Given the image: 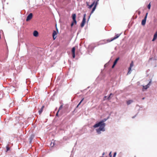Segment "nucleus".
I'll return each mask as SVG.
<instances>
[{
    "label": "nucleus",
    "mask_w": 157,
    "mask_h": 157,
    "mask_svg": "<svg viewBox=\"0 0 157 157\" xmlns=\"http://www.w3.org/2000/svg\"><path fill=\"white\" fill-rule=\"evenodd\" d=\"M147 8L148 9H150V8H151V5H150V4L149 3L148 5V6H147Z\"/></svg>",
    "instance_id": "nucleus-26"
},
{
    "label": "nucleus",
    "mask_w": 157,
    "mask_h": 157,
    "mask_svg": "<svg viewBox=\"0 0 157 157\" xmlns=\"http://www.w3.org/2000/svg\"><path fill=\"white\" fill-rule=\"evenodd\" d=\"M72 19L73 21L75 22V24H76L77 22L76 20V14H72Z\"/></svg>",
    "instance_id": "nucleus-9"
},
{
    "label": "nucleus",
    "mask_w": 157,
    "mask_h": 157,
    "mask_svg": "<svg viewBox=\"0 0 157 157\" xmlns=\"http://www.w3.org/2000/svg\"><path fill=\"white\" fill-rule=\"evenodd\" d=\"M133 66V62L132 61V63H131V64H130V67L128 69H131L132 68Z\"/></svg>",
    "instance_id": "nucleus-18"
},
{
    "label": "nucleus",
    "mask_w": 157,
    "mask_h": 157,
    "mask_svg": "<svg viewBox=\"0 0 157 157\" xmlns=\"http://www.w3.org/2000/svg\"><path fill=\"white\" fill-rule=\"evenodd\" d=\"M133 102L132 100H129L127 101V104L128 105H129Z\"/></svg>",
    "instance_id": "nucleus-16"
},
{
    "label": "nucleus",
    "mask_w": 157,
    "mask_h": 157,
    "mask_svg": "<svg viewBox=\"0 0 157 157\" xmlns=\"http://www.w3.org/2000/svg\"><path fill=\"white\" fill-rule=\"evenodd\" d=\"M117 154V153L116 152H115L113 155V157H115L116 156Z\"/></svg>",
    "instance_id": "nucleus-29"
},
{
    "label": "nucleus",
    "mask_w": 157,
    "mask_h": 157,
    "mask_svg": "<svg viewBox=\"0 0 157 157\" xmlns=\"http://www.w3.org/2000/svg\"><path fill=\"white\" fill-rule=\"evenodd\" d=\"M84 100V98H83L81 101L78 104V105H77V107H78V106L81 104V102H82V101H83V100Z\"/></svg>",
    "instance_id": "nucleus-22"
},
{
    "label": "nucleus",
    "mask_w": 157,
    "mask_h": 157,
    "mask_svg": "<svg viewBox=\"0 0 157 157\" xmlns=\"http://www.w3.org/2000/svg\"><path fill=\"white\" fill-rule=\"evenodd\" d=\"M142 91H146L148 88L149 87L147 85L145 86H142Z\"/></svg>",
    "instance_id": "nucleus-5"
},
{
    "label": "nucleus",
    "mask_w": 157,
    "mask_h": 157,
    "mask_svg": "<svg viewBox=\"0 0 157 157\" xmlns=\"http://www.w3.org/2000/svg\"><path fill=\"white\" fill-rule=\"evenodd\" d=\"M62 107H63V105H61L59 107L58 110H59V111L61 109H62Z\"/></svg>",
    "instance_id": "nucleus-27"
},
{
    "label": "nucleus",
    "mask_w": 157,
    "mask_h": 157,
    "mask_svg": "<svg viewBox=\"0 0 157 157\" xmlns=\"http://www.w3.org/2000/svg\"><path fill=\"white\" fill-rule=\"evenodd\" d=\"M120 35H121V34H116V35L115 36L113 39H111V40H108V42H111V41H113V40L117 39L120 36Z\"/></svg>",
    "instance_id": "nucleus-4"
},
{
    "label": "nucleus",
    "mask_w": 157,
    "mask_h": 157,
    "mask_svg": "<svg viewBox=\"0 0 157 157\" xmlns=\"http://www.w3.org/2000/svg\"><path fill=\"white\" fill-rule=\"evenodd\" d=\"M156 61V59L154 58H150L149 62L150 63H155Z\"/></svg>",
    "instance_id": "nucleus-7"
},
{
    "label": "nucleus",
    "mask_w": 157,
    "mask_h": 157,
    "mask_svg": "<svg viewBox=\"0 0 157 157\" xmlns=\"http://www.w3.org/2000/svg\"><path fill=\"white\" fill-rule=\"evenodd\" d=\"M86 14H85L84 15L82 20V22L81 25V26L82 27H83L85 25V23L86 22Z\"/></svg>",
    "instance_id": "nucleus-2"
},
{
    "label": "nucleus",
    "mask_w": 157,
    "mask_h": 157,
    "mask_svg": "<svg viewBox=\"0 0 157 157\" xmlns=\"http://www.w3.org/2000/svg\"><path fill=\"white\" fill-rule=\"evenodd\" d=\"M134 117H134V116H133V117H132V118H134Z\"/></svg>",
    "instance_id": "nucleus-39"
},
{
    "label": "nucleus",
    "mask_w": 157,
    "mask_h": 157,
    "mask_svg": "<svg viewBox=\"0 0 157 157\" xmlns=\"http://www.w3.org/2000/svg\"><path fill=\"white\" fill-rule=\"evenodd\" d=\"M105 154V153L104 152H103V153H102V155H104Z\"/></svg>",
    "instance_id": "nucleus-37"
},
{
    "label": "nucleus",
    "mask_w": 157,
    "mask_h": 157,
    "mask_svg": "<svg viewBox=\"0 0 157 157\" xmlns=\"http://www.w3.org/2000/svg\"><path fill=\"white\" fill-rule=\"evenodd\" d=\"M96 8V7H95V6H94L93 8L92 9V10L91 12V14H92V13H93L94 12Z\"/></svg>",
    "instance_id": "nucleus-20"
},
{
    "label": "nucleus",
    "mask_w": 157,
    "mask_h": 157,
    "mask_svg": "<svg viewBox=\"0 0 157 157\" xmlns=\"http://www.w3.org/2000/svg\"><path fill=\"white\" fill-rule=\"evenodd\" d=\"M33 17V14L32 13H30L27 16L26 19V21H28L31 20Z\"/></svg>",
    "instance_id": "nucleus-3"
},
{
    "label": "nucleus",
    "mask_w": 157,
    "mask_h": 157,
    "mask_svg": "<svg viewBox=\"0 0 157 157\" xmlns=\"http://www.w3.org/2000/svg\"><path fill=\"white\" fill-rule=\"evenodd\" d=\"M108 40H103L101 41L100 42V44H105L108 42Z\"/></svg>",
    "instance_id": "nucleus-11"
},
{
    "label": "nucleus",
    "mask_w": 157,
    "mask_h": 157,
    "mask_svg": "<svg viewBox=\"0 0 157 157\" xmlns=\"http://www.w3.org/2000/svg\"><path fill=\"white\" fill-rule=\"evenodd\" d=\"M99 0H97L96 2L95 1H95L94 6H95V7H96L97 5H98V2L99 1Z\"/></svg>",
    "instance_id": "nucleus-17"
},
{
    "label": "nucleus",
    "mask_w": 157,
    "mask_h": 157,
    "mask_svg": "<svg viewBox=\"0 0 157 157\" xmlns=\"http://www.w3.org/2000/svg\"><path fill=\"white\" fill-rule=\"evenodd\" d=\"M106 119H105V121H100L94 124L93 127L94 128H97L99 127L98 128L96 129L97 132L98 134H100L101 133V132H104L105 131V124L104 122L105 121Z\"/></svg>",
    "instance_id": "nucleus-1"
},
{
    "label": "nucleus",
    "mask_w": 157,
    "mask_h": 157,
    "mask_svg": "<svg viewBox=\"0 0 157 157\" xmlns=\"http://www.w3.org/2000/svg\"><path fill=\"white\" fill-rule=\"evenodd\" d=\"M151 80L148 83L147 85L149 87H150V86L151 84Z\"/></svg>",
    "instance_id": "nucleus-21"
},
{
    "label": "nucleus",
    "mask_w": 157,
    "mask_h": 157,
    "mask_svg": "<svg viewBox=\"0 0 157 157\" xmlns=\"http://www.w3.org/2000/svg\"><path fill=\"white\" fill-rule=\"evenodd\" d=\"M59 110H58V111H57V113H56V116H58V113H59Z\"/></svg>",
    "instance_id": "nucleus-31"
},
{
    "label": "nucleus",
    "mask_w": 157,
    "mask_h": 157,
    "mask_svg": "<svg viewBox=\"0 0 157 157\" xmlns=\"http://www.w3.org/2000/svg\"><path fill=\"white\" fill-rule=\"evenodd\" d=\"M109 157H112V155H111V152H110L109 154Z\"/></svg>",
    "instance_id": "nucleus-30"
},
{
    "label": "nucleus",
    "mask_w": 157,
    "mask_h": 157,
    "mask_svg": "<svg viewBox=\"0 0 157 157\" xmlns=\"http://www.w3.org/2000/svg\"><path fill=\"white\" fill-rule=\"evenodd\" d=\"M44 107V106H42V107L41 108V109H40L39 110L38 112H39V114H40L42 113V112L43 110Z\"/></svg>",
    "instance_id": "nucleus-15"
},
{
    "label": "nucleus",
    "mask_w": 157,
    "mask_h": 157,
    "mask_svg": "<svg viewBox=\"0 0 157 157\" xmlns=\"http://www.w3.org/2000/svg\"><path fill=\"white\" fill-rule=\"evenodd\" d=\"M146 17H144V19L142 20L141 24L142 25H144L146 24Z\"/></svg>",
    "instance_id": "nucleus-10"
},
{
    "label": "nucleus",
    "mask_w": 157,
    "mask_h": 157,
    "mask_svg": "<svg viewBox=\"0 0 157 157\" xmlns=\"http://www.w3.org/2000/svg\"><path fill=\"white\" fill-rule=\"evenodd\" d=\"M33 36H35L36 37L38 36V33L37 31H35L33 32Z\"/></svg>",
    "instance_id": "nucleus-14"
},
{
    "label": "nucleus",
    "mask_w": 157,
    "mask_h": 157,
    "mask_svg": "<svg viewBox=\"0 0 157 157\" xmlns=\"http://www.w3.org/2000/svg\"><path fill=\"white\" fill-rule=\"evenodd\" d=\"M57 33L55 31H54L52 34V36L54 40H55L56 37Z\"/></svg>",
    "instance_id": "nucleus-8"
},
{
    "label": "nucleus",
    "mask_w": 157,
    "mask_h": 157,
    "mask_svg": "<svg viewBox=\"0 0 157 157\" xmlns=\"http://www.w3.org/2000/svg\"><path fill=\"white\" fill-rule=\"evenodd\" d=\"M129 70L128 71V74H130L132 71V69H129Z\"/></svg>",
    "instance_id": "nucleus-24"
},
{
    "label": "nucleus",
    "mask_w": 157,
    "mask_h": 157,
    "mask_svg": "<svg viewBox=\"0 0 157 157\" xmlns=\"http://www.w3.org/2000/svg\"><path fill=\"white\" fill-rule=\"evenodd\" d=\"M147 14H148V13H146V15H145V17H146V19H147Z\"/></svg>",
    "instance_id": "nucleus-32"
},
{
    "label": "nucleus",
    "mask_w": 157,
    "mask_h": 157,
    "mask_svg": "<svg viewBox=\"0 0 157 157\" xmlns=\"http://www.w3.org/2000/svg\"><path fill=\"white\" fill-rule=\"evenodd\" d=\"M74 23L73 22H72L71 24V27H72L74 25Z\"/></svg>",
    "instance_id": "nucleus-33"
},
{
    "label": "nucleus",
    "mask_w": 157,
    "mask_h": 157,
    "mask_svg": "<svg viewBox=\"0 0 157 157\" xmlns=\"http://www.w3.org/2000/svg\"><path fill=\"white\" fill-rule=\"evenodd\" d=\"M157 38V31L155 33L154 36V37L152 40V41H155Z\"/></svg>",
    "instance_id": "nucleus-13"
},
{
    "label": "nucleus",
    "mask_w": 157,
    "mask_h": 157,
    "mask_svg": "<svg viewBox=\"0 0 157 157\" xmlns=\"http://www.w3.org/2000/svg\"><path fill=\"white\" fill-rule=\"evenodd\" d=\"M6 150H7V151H8L10 150V148L8 147V145H7L6 146Z\"/></svg>",
    "instance_id": "nucleus-25"
},
{
    "label": "nucleus",
    "mask_w": 157,
    "mask_h": 157,
    "mask_svg": "<svg viewBox=\"0 0 157 157\" xmlns=\"http://www.w3.org/2000/svg\"><path fill=\"white\" fill-rule=\"evenodd\" d=\"M119 58H117L115 60L113 63L116 64V63H117L118 61L119 60Z\"/></svg>",
    "instance_id": "nucleus-19"
},
{
    "label": "nucleus",
    "mask_w": 157,
    "mask_h": 157,
    "mask_svg": "<svg viewBox=\"0 0 157 157\" xmlns=\"http://www.w3.org/2000/svg\"><path fill=\"white\" fill-rule=\"evenodd\" d=\"M94 3H95V1H94L93 3L90 5L89 6V5H88V2H86V5L87 6H89V9H90L91 8L92 6L94 5Z\"/></svg>",
    "instance_id": "nucleus-12"
},
{
    "label": "nucleus",
    "mask_w": 157,
    "mask_h": 157,
    "mask_svg": "<svg viewBox=\"0 0 157 157\" xmlns=\"http://www.w3.org/2000/svg\"><path fill=\"white\" fill-rule=\"evenodd\" d=\"M7 57H8V56H6V59L7 58Z\"/></svg>",
    "instance_id": "nucleus-40"
},
{
    "label": "nucleus",
    "mask_w": 157,
    "mask_h": 157,
    "mask_svg": "<svg viewBox=\"0 0 157 157\" xmlns=\"http://www.w3.org/2000/svg\"><path fill=\"white\" fill-rule=\"evenodd\" d=\"M103 157L102 156V157Z\"/></svg>",
    "instance_id": "nucleus-41"
},
{
    "label": "nucleus",
    "mask_w": 157,
    "mask_h": 157,
    "mask_svg": "<svg viewBox=\"0 0 157 157\" xmlns=\"http://www.w3.org/2000/svg\"><path fill=\"white\" fill-rule=\"evenodd\" d=\"M2 33V30H0V39H1V33Z\"/></svg>",
    "instance_id": "nucleus-34"
},
{
    "label": "nucleus",
    "mask_w": 157,
    "mask_h": 157,
    "mask_svg": "<svg viewBox=\"0 0 157 157\" xmlns=\"http://www.w3.org/2000/svg\"><path fill=\"white\" fill-rule=\"evenodd\" d=\"M113 95V94H110L109 95V97L108 98V100H109L110 99V98L111 97V95Z\"/></svg>",
    "instance_id": "nucleus-28"
},
{
    "label": "nucleus",
    "mask_w": 157,
    "mask_h": 157,
    "mask_svg": "<svg viewBox=\"0 0 157 157\" xmlns=\"http://www.w3.org/2000/svg\"><path fill=\"white\" fill-rule=\"evenodd\" d=\"M72 22H73L74 24H75V22L74 21H73Z\"/></svg>",
    "instance_id": "nucleus-36"
},
{
    "label": "nucleus",
    "mask_w": 157,
    "mask_h": 157,
    "mask_svg": "<svg viewBox=\"0 0 157 157\" xmlns=\"http://www.w3.org/2000/svg\"><path fill=\"white\" fill-rule=\"evenodd\" d=\"M115 65H116L115 64H114V63H113V66H112V68H114V67Z\"/></svg>",
    "instance_id": "nucleus-35"
},
{
    "label": "nucleus",
    "mask_w": 157,
    "mask_h": 157,
    "mask_svg": "<svg viewBox=\"0 0 157 157\" xmlns=\"http://www.w3.org/2000/svg\"><path fill=\"white\" fill-rule=\"evenodd\" d=\"M75 48L74 47L72 49V56L73 58H75Z\"/></svg>",
    "instance_id": "nucleus-6"
},
{
    "label": "nucleus",
    "mask_w": 157,
    "mask_h": 157,
    "mask_svg": "<svg viewBox=\"0 0 157 157\" xmlns=\"http://www.w3.org/2000/svg\"><path fill=\"white\" fill-rule=\"evenodd\" d=\"M84 100V98H83L81 101L78 104V105H77V107H78V106L81 104V102H82V101H83V100Z\"/></svg>",
    "instance_id": "nucleus-23"
},
{
    "label": "nucleus",
    "mask_w": 157,
    "mask_h": 157,
    "mask_svg": "<svg viewBox=\"0 0 157 157\" xmlns=\"http://www.w3.org/2000/svg\"><path fill=\"white\" fill-rule=\"evenodd\" d=\"M144 98H142V99L143 100H144Z\"/></svg>",
    "instance_id": "nucleus-38"
}]
</instances>
